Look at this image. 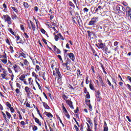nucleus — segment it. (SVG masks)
I'll use <instances>...</instances> for the list:
<instances>
[{
    "instance_id": "obj_1",
    "label": "nucleus",
    "mask_w": 131,
    "mask_h": 131,
    "mask_svg": "<svg viewBox=\"0 0 131 131\" xmlns=\"http://www.w3.org/2000/svg\"><path fill=\"white\" fill-rule=\"evenodd\" d=\"M99 21V17L98 16H94L91 18V20L89 22L88 25L89 26H95Z\"/></svg>"
},
{
    "instance_id": "obj_2",
    "label": "nucleus",
    "mask_w": 131,
    "mask_h": 131,
    "mask_svg": "<svg viewBox=\"0 0 131 131\" xmlns=\"http://www.w3.org/2000/svg\"><path fill=\"white\" fill-rule=\"evenodd\" d=\"M3 18L5 20V22H7L8 27H10L9 25H11L12 24V18H11V17L10 16H9V15L6 14L5 15H3Z\"/></svg>"
},
{
    "instance_id": "obj_3",
    "label": "nucleus",
    "mask_w": 131,
    "mask_h": 131,
    "mask_svg": "<svg viewBox=\"0 0 131 131\" xmlns=\"http://www.w3.org/2000/svg\"><path fill=\"white\" fill-rule=\"evenodd\" d=\"M53 74L54 76H56V77H57V75H58L59 78H61V77H62V75H61V73L60 72V70H59V68H56L55 71H53Z\"/></svg>"
},
{
    "instance_id": "obj_4",
    "label": "nucleus",
    "mask_w": 131,
    "mask_h": 131,
    "mask_svg": "<svg viewBox=\"0 0 131 131\" xmlns=\"http://www.w3.org/2000/svg\"><path fill=\"white\" fill-rule=\"evenodd\" d=\"M28 26L29 29H31L32 28L34 32V31H35V25L34 24V23H33V22H32V21H30V23L28 24Z\"/></svg>"
},
{
    "instance_id": "obj_5",
    "label": "nucleus",
    "mask_w": 131,
    "mask_h": 131,
    "mask_svg": "<svg viewBox=\"0 0 131 131\" xmlns=\"http://www.w3.org/2000/svg\"><path fill=\"white\" fill-rule=\"evenodd\" d=\"M13 68L15 73H18V72H20V70H21L20 67H19L18 65L16 64L13 65Z\"/></svg>"
},
{
    "instance_id": "obj_6",
    "label": "nucleus",
    "mask_w": 131,
    "mask_h": 131,
    "mask_svg": "<svg viewBox=\"0 0 131 131\" xmlns=\"http://www.w3.org/2000/svg\"><path fill=\"white\" fill-rule=\"evenodd\" d=\"M7 75H8V74L7 73V71H4L3 72V74H1V76L3 79H6V80H8L9 79V78L7 77Z\"/></svg>"
},
{
    "instance_id": "obj_7",
    "label": "nucleus",
    "mask_w": 131,
    "mask_h": 131,
    "mask_svg": "<svg viewBox=\"0 0 131 131\" xmlns=\"http://www.w3.org/2000/svg\"><path fill=\"white\" fill-rule=\"evenodd\" d=\"M67 104L68 105H69L70 108H71V109H72L73 110L74 109V107H73V104H72V101L69 100H67L66 101Z\"/></svg>"
},
{
    "instance_id": "obj_8",
    "label": "nucleus",
    "mask_w": 131,
    "mask_h": 131,
    "mask_svg": "<svg viewBox=\"0 0 131 131\" xmlns=\"http://www.w3.org/2000/svg\"><path fill=\"white\" fill-rule=\"evenodd\" d=\"M25 91L28 96H29L30 95L32 94L31 92L30 91V89L28 86H26L25 88Z\"/></svg>"
},
{
    "instance_id": "obj_9",
    "label": "nucleus",
    "mask_w": 131,
    "mask_h": 131,
    "mask_svg": "<svg viewBox=\"0 0 131 131\" xmlns=\"http://www.w3.org/2000/svg\"><path fill=\"white\" fill-rule=\"evenodd\" d=\"M15 38L16 39V42L17 45H19V43H22V40H20V36L19 35H15Z\"/></svg>"
},
{
    "instance_id": "obj_10",
    "label": "nucleus",
    "mask_w": 131,
    "mask_h": 131,
    "mask_svg": "<svg viewBox=\"0 0 131 131\" xmlns=\"http://www.w3.org/2000/svg\"><path fill=\"white\" fill-rule=\"evenodd\" d=\"M34 119L36 123H37L39 126H41V122L39 120V119L36 117H34Z\"/></svg>"
},
{
    "instance_id": "obj_11",
    "label": "nucleus",
    "mask_w": 131,
    "mask_h": 131,
    "mask_svg": "<svg viewBox=\"0 0 131 131\" xmlns=\"http://www.w3.org/2000/svg\"><path fill=\"white\" fill-rule=\"evenodd\" d=\"M44 115H46L47 117H49V118H53V115L51 113H48L47 112H45L43 113Z\"/></svg>"
},
{
    "instance_id": "obj_12",
    "label": "nucleus",
    "mask_w": 131,
    "mask_h": 131,
    "mask_svg": "<svg viewBox=\"0 0 131 131\" xmlns=\"http://www.w3.org/2000/svg\"><path fill=\"white\" fill-rule=\"evenodd\" d=\"M68 56H69V58L72 59V60L74 61V60H75V58H74V54H73V53H70L68 54Z\"/></svg>"
},
{
    "instance_id": "obj_13",
    "label": "nucleus",
    "mask_w": 131,
    "mask_h": 131,
    "mask_svg": "<svg viewBox=\"0 0 131 131\" xmlns=\"http://www.w3.org/2000/svg\"><path fill=\"white\" fill-rule=\"evenodd\" d=\"M96 47H97L99 49H103L104 48V44L103 43H100L96 45Z\"/></svg>"
},
{
    "instance_id": "obj_14",
    "label": "nucleus",
    "mask_w": 131,
    "mask_h": 131,
    "mask_svg": "<svg viewBox=\"0 0 131 131\" xmlns=\"http://www.w3.org/2000/svg\"><path fill=\"white\" fill-rule=\"evenodd\" d=\"M28 81L30 85H33V79H32V78H29Z\"/></svg>"
},
{
    "instance_id": "obj_15",
    "label": "nucleus",
    "mask_w": 131,
    "mask_h": 131,
    "mask_svg": "<svg viewBox=\"0 0 131 131\" xmlns=\"http://www.w3.org/2000/svg\"><path fill=\"white\" fill-rule=\"evenodd\" d=\"M89 86L90 89H91L92 91H95V87L94 86V84H93L91 81H90Z\"/></svg>"
},
{
    "instance_id": "obj_16",
    "label": "nucleus",
    "mask_w": 131,
    "mask_h": 131,
    "mask_svg": "<svg viewBox=\"0 0 131 131\" xmlns=\"http://www.w3.org/2000/svg\"><path fill=\"white\" fill-rule=\"evenodd\" d=\"M42 104L45 109H48V110L50 109V106H49V105H48V104H47V103L45 102H42Z\"/></svg>"
},
{
    "instance_id": "obj_17",
    "label": "nucleus",
    "mask_w": 131,
    "mask_h": 131,
    "mask_svg": "<svg viewBox=\"0 0 131 131\" xmlns=\"http://www.w3.org/2000/svg\"><path fill=\"white\" fill-rule=\"evenodd\" d=\"M62 106L63 111L64 114H66V113H68V111H67V110H66V107H65V106H64V103H62Z\"/></svg>"
},
{
    "instance_id": "obj_18",
    "label": "nucleus",
    "mask_w": 131,
    "mask_h": 131,
    "mask_svg": "<svg viewBox=\"0 0 131 131\" xmlns=\"http://www.w3.org/2000/svg\"><path fill=\"white\" fill-rule=\"evenodd\" d=\"M0 60L4 64H7V63H8V60H7V58H2V59H1Z\"/></svg>"
},
{
    "instance_id": "obj_19",
    "label": "nucleus",
    "mask_w": 131,
    "mask_h": 131,
    "mask_svg": "<svg viewBox=\"0 0 131 131\" xmlns=\"http://www.w3.org/2000/svg\"><path fill=\"white\" fill-rule=\"evenodd\" d=\"M127 11L128 12V13H127L128 16H129L130 18L131 19V9H130V8H127Z\"/></svg>"
},
{
    "instance_id": "obj_20",
    "label": "nucleus",
    "mask_w": 131,
    "mask_h": 131,
    "mask_svg": "<svg viewBox=\"0 0 131 131\" xmlns=\"http://www.w3.org/2000/svg\"><path fill=\"white\" fill-rule=\"evenodd\" d=\"M11 18L12 20H16V19H18V16H17V15L14 14L11 16Z\"/></svg>"
},
{
    "instance_id": "obj_21",
    "label": "nucleus",
    "mask_w": 131,
    "mask_h": 131,
    "mask_svg": "<svg viewBox=\"0 0 131 131\" xmlns=\"http://www.w3.org/2000/svg\"><path fill=\"white\" fill-rule=\"evenodd\" d=\"M4 55H2L0 57V59H7V54H6V52H4Z\"/></svg>"
},
{
    "instance_id": "obj_22",
    "label": "nucleus",
    "mask_w": 131,
    "mask_h": 131,
    "mask_svg": "<svg viewBox=\"0 0 131 131\" xmlns=\"http://www.w3.org/2000/svg\"><path fill=\"white\" fill-rule=\"evenodd\" d=\"M11 9H12V10L15 12L16 13V14H18V9H17V8L15 7H11Z\"/></svg>"
},
{
    "instance_id": "obj_23",
    "label": "nucleus",
    "mask_w": 131,
    "mask_h": 131,
    "mask_svg": "<svg viewBox=\"0 0 131 131\" xmlns=\"http://www.w3.org/2000/svg\"><path fill=\"white\" fill-rule=\"evenodd\" d=\"M127 8H130V7H126V8L125 9L124 7H123V6H122V8L123 12H126L127 14H128V11H127Z\"/></svg>"
},
{
    "instance_id": "obj_24",
    "label": "nucleus",
    "mask_w": 131,
    "mask_h": 131,
    "mask_svg": "<svg viewBox=\"0 0 131 131\" xmlns=\"http://www.w3.org/2000/svg\"><path fill=\"white\" fill-rule=\"evenodd\" d=\"M6 115L8 118V119H11V118L12 117V115H11V114H10L9 112H6Z\"/></svg>"
},
{
    "instance_id": "obj_25",
    "label": "nucleus",
    "mask_w": 131,
    "mask_h": 131,
    "mask_svg": "<svg viewBox=\"0 0 131 131\" xmlns=\"http://www.w3.org/2000/svg\"><path fill=\"white\" fill-rule=\"evenodd\" d=\"M23 5L26 9H28V8L29 7V5H28V3L26 2H24Z\"/></svg>"
},
{
    "instance_id": "obj_26",
    "label": "nucleus",
    "mask_w": 131,
    "mask_h": 131,
    "mask_svg": "<svg viewBox=\"0 0 131 131\" xmlns=\"http://www.w3.org/2000/svg\"><path fill=\"white\" fill-rule=\"evenodd\" d=\"M101 95V93H100V91H97L96 94V98L100 99V95Z\"/></svg>"
},
{
    "instance_id": "obj_27",
    "label": "nucleus",
    "mask_w": 131,
    "mask_h": 131,
    "mask_svg": "<svg viewBox=\"0 0 131 131\" xmlns=\"http://www.w3.org/2000/svg\"><path fill=\"white\" fill-rule=\"evenodd\" d=\"M19 78L20 80H21V81H23L24 80V79L25 78V75H21Z\"/></svg>"
},
{
    "instance_id": "obj_28",
    "label": "nucleus",
    "mask_w": 131,
    "mask_h": 131,
    "mask_svg": "<svg viewBox=\"0 0 131 131\" xmlns=\"http://www.w3.org/2000/svg\"><path fill=\"white\" fill-rule=\"evenodd\" d=\"M24 61V65H25L26 66H28V65H29V62H28V61L27 60V59H25Z\"/></svg>"
},
{
    "instance_id": "obj_29",
    "label": "nucleus",
    "mask_w": 131,
    "mask_h": 131,
    "mask_svg": "<svg viewBox=\"0 0 131 131\" xmlns=\"http://www.w3.org/2000/svg\"><path fill=\"white\" fill-rule=\"evenodd\" d=\"M101 9H102V7L99 6L97 8H95L94 10H95V12H98L99 11V10H100V11H101Z\"/></svg>"
},
{
    "instance_id": "obj_30",
    "label": "nucleus",
    "mask_w": 131,
    "mask_h": 131,
    "mask_svg": "<svg viewBox=\"0 0 131 131\" xmlns=\"http://www.w3.org/2000/svg\"><path fill=\"white\" fill-rule=\"evenodd\" d=\"M32 62H33V65H35L36 64H38V61H37V60L35 59H32Z\"/></svg>"
},
{
    "instance_id": "obj_31",
    "label": "nucleus",
    "mask_w": 131,
    "mask_h": 131,
    "mask_svg": "<svg viewBox=\"0 0 131 131\" xmlns=\"http://www.w3.org/2000/svg\"><path fill=\"white\" fill-rule=\"evenodd\" d=\"M77 75L78 77H79L80 75L81 76L82 75L80 74V70H77Z\"/></svg>"
},
{
    "instance_id": "obj_32",
    "label": "nucleus",
    "mask_w": 131,
    "mask_h": 131,
    "mask_svg": "<svg viewBox=\"0 0 131 131\" xmlns=\"http://www.w3.org/2000/svg\"><path fill=\"white\" fill-rule=\"evenodd\" d=\"M58 36H59V38H60L62 40H64V38H63V36L61 34V33H58Z\"/></svg>"
},
{
    "instance_id": "obj_33",
    "label": "nucleus",
    "mask_w": 131,
    "mask_h": 131,
    "mask_svg": "<svg viewBox=\"0 0 131 131\" xmlns=\"http://www.w3.org/2000/svg\"><path fill=\"white\" fill-rule=\"evenodd\" d=\"M6 106H7V107H8V108H9L12 107V105L9 102H6Z\"/></svg>"
},
{
    "instance_id": "obj_34",
    "label": "nucleus",
    "mask_w": 131,
    "mask_h": 131,
    "mask_svg": "<svg viewBox=\"0 0 131 131\" xmlns=\"http://www.w3.org/2000/svg\"><path fill=\"white\" fill-rule=\"evenodd\" d=\"M69 5L70 6V7H72V8H74L75 7L74 4H73V3L70 1L69 2Z\"/></svg>"
},
{
    "instance_id": "obj_35",
    "label": "nucleus",
    "mask_w": 131,
    "mask_h": 131,
    "mask_svg": "<svg viewBox=\"0 0 131 131\" xmlns=\"http://www.w3.org/2000/svg\"><path fill=\"white\" fill-rule=\"evenodd\" d=\"M85 103H86V104L88 105H91V100H89V99L86 100H85Z\"/></svg>"
},
{
    "instance_id": "obj_36",
    "label": "nucleus",
    "mask_w": 131,
    "mask_h": 131,
    "mask_svg": "<svg viewBox=\"0 0 131 131\" xmlns=\"http://www.w3.org/2000/svg\"><path fill=\"white\" fill-rule=\"evenodd\" d=\"M37 129H38V128H37V126L34 125V126L33 127L32 130L33 131H36L37 130Z\"/></svg>"
},
{
    "instance_id": "obj_37",
    "label": "nucleus",
    "mask_w": 131,
    "mask_h": 131,
    "mask_svg": "<svg viewBox=\"0 0 131 131\" xmlns=\"http://www.w3.org/2000/svg\"><path fill=\"white\" fill-rule=\"evenodd\" d=\"M62 98H63V100H64L65 101H67V99H68V97L67 96H66V95H62Z\"/></svg>"
},
{
    "instance_id": "obj_38",
    "label": "nucleus",
    "mask_w": 131,
    "mask_h": 131,
    "mask_svg": "<svg viewBox=\"0 0 131 131\" xmlns=\"http://www.w3.org/2000/svg\"><path fill=\"white\" fill-rule=\"evenodd\" d=\"M89 76L85 77V83L86 84H89Z\"/></svg>"
},
{
    "instance_id": "obj_39",
    "label": "nucleus",
    "mask_w": 131,
    "mask_h": 131,
    "mask_svg": "<svg viewBox=\"0 0 131 131\" xmlns=\"http://www.w3.org/2000/svg\"><path fill=\"white\" fill-rule=\"evenodd\" d=\"M40 69L39 68V66L36 65V69H35V71H36V72H37V71H38Z\"/></svg>"
},
{
    "instance_id": "obj_40",
    "label": "nucleus",
    "mask_w": 131,
    "mask_h": 131,
    "mask_svg": "<svg viewBox=\"0 0 131 131\" xmlns=\"http://www.w3.org/2000/svg\"><path fill=\"white\" fill-rule=\"evenodd\" d=\"M9 49H10V52L11 53H14V50L13 49V47L10 46Z\"/></svg>"
},
{
    "instance_id": "obj_41",
    "label": "nucleus",
    "mask_w": 131,
    "mask_h": 131,
    "mask_svg": "<svg viewBox=\"0 0 131 131\" xmlns=\"http://www.w3.org/2000/svg\"><path fill=\"white\" fill-rule=\"evenodd\" d=\"M2 115H3L4 119L7 120V117L6 116V114H5V113H4V112H2Z\"/></svg>"
},
{
    "instance_id": "obj_42",
    "label": "nucleus",
    "mask_w": 131,
    "mask_h": 131,
    "mask_svg": "<svg viewBox=\"0 0 131 131\" xmlns=\"http://www.w3.org/2000/svg\"><path fill=\"white\" fill-rule=\"evenodd\" d=\"M9 109H10V111L12 113H14L15 112V110H14L13 107H10Z\"/></svg>"
},
{
    "instance_id": "obj_43",
    "label": "nucleus",
    "mask_w": 131,
    "mask_h": 131,
    "mask_svg": "<svg viewBox=\"0 0 131 131\" xmlns=\"http://www.w3.org/2000/svg\"><path fill=\"white\" fill-rule=\"evenodd\" d=\"M45 74H46V73L43 72L41 75V76H42V78L44 79V80H46L47 79L45 77Z\"/></svg>"
},
{
    "instance_id": "obj_44",
    "label": "nucleus",
    "mask_w": 131,
    "mask_h": 131,
    "mask_svg": "<svg viewBox=\"0 0 131 131\" xmlns=\"http://www.w3.org/2000/svg\"><path fill=\"white\" fill-rule=\"evenodd\" d=\"M65 115L66 117H67L68 119H70V115H69V114H68V113L65 114Z\"/></svg>"
},
{
    "instance_id": "obj_45",
    "label": "nucleus",
    "mask_w": 131,
    "mask_h": 131,
    "mask_svg": "<svg viewBox=\"0 0 131 131\" xmlns=\"http://www.w3.org/2000/svg\"><path fill=\"white\" fill-rule=\"evenodd\" d=\"M54 39H55V40H56V41H58V40L59 39V36L55 35Z\"/></svg>"
},
{
    "instance_id": "obj_46",
    "label": "nucleus",
    "mask_w": 131,
    "mask_h": 131,
    "mask_svg": "<svg viewBox=\"0 0 131 131\" xmlns=\"http://www.w3.org/2000/svg\"><path fill=\"white\" fill-rule=\"evenodd\" d=\"M122 5H123V6H124L125 7H126L128 5V4H127V3L125 2H123L122 3Z\"/></svg>"
},
{
    "instance_id": "obj_47",
    "label": "nucleus",
    "mask_w": 131,
    "mask_h": 131,
    "mask_svg": "<svg viewBox=\"0 0 131 131\" xmlns=\"http://www.w3.org/2000/svg\"><path fill=\"white\" fill-rule=\"evenodd\" d=\"M41 32H42L43 34H46L47 33V32L43 29H41Z\"/></svg>"
},
{
    "instance_id": "obj_48",
    "label": "nucleus",
    "mask_w": 131,
    "mask_h": 131,
    "mask_svg": "<svg viewBox=\"0 0 131 131\" xmlns=\"http://www.w3.org/2000/svg\"><path fill=\"white\" fill-rule=\"evenodd\" d=\"M86 98L87 99H90L91 96L90 95V93L89 92L87 93V94L86 95Z\"/></svg>"
},
{
    "instance_id": "obj_49",
    "label": "nucleus",
    "mask_w": 131,
    "mask_h": 131,
    "mask_svg": "<svg viewBox=\"0 0 131 131\" xmlns=\"http://www.w3.org/2000/svg\"><path fill=\"white\" fill-rule=\"evenodd\" d=\"M101 85L102 86H103V88H104L106 86V85H105V83H104V82H103V80H101Z\"/></svg>"
},
{
    "instance_id": "obj_50",
    "label": "nucleus",
    "mask_w": 131,
    "mask_h": 131,
    "mask_svg": "<svg viewBox=\"0 0 131 131\" xmlns=\"http://www.w3.org/2000/svg\"><path fill=\"white\" fill-rule=\"evenodd\" d=\"M8 70L9 73H10V74L13 73V71H12V69H11V68H8Z\"/></svg>"
},
{
    "instance_id": "obj_51",
    "label": "nucleus",
    "mask_w": 131,
    "mask_h": 131,
    "mask_svg": "<svg viewBox=\"0 0 131 131\" xmlns=\"http://www.w3.org/2000/svg\"><path fill=\"white\" fill-rule=\"evenodd\" d=\"M75 122H76L77 125H78V127H80V126H79V124L78 123V122L76 120V119L74 118Z\"/></svg>"
},
{
    "instance_id": "obj_52",
    "label": "nucleus",
    "mask_w": 131,
    "mask_h": 131,
    "mask_svg": "<svg viewBox=\"0 0 131 131\" xmlns=\"http://www.w3.org/2000/svg\"><path fill=\"white\" fill-rule=\"evenodd\" d=\"M24 36L25 38H29V36L26 33H24Z\"/></svg>"
},
{
    "instance_id": "obj_53",
    "label": "nucleus",
    "mask_w": 131,
    "mask_h": 131,
    "mask_svg": "<svg viewBox=\"0 0 131 131\" xmlns=\"http://www.w3.org/2000/svg\"><path fill=\"white\" fill-rule=\"evenodd\" d=\"M16 88H18V89H21V84L19 83H16Z\"/></svg>"
},
{
    "instance_id": "obj_54",
    "label": "nucleus",
    "mask_w": 131,
    "mask_h": 131,
    "mask_svg": "<svg viewBox=\"0 0 131 131\" xmlns=\"http://www.w3.org/2000/svg\"><path fill=\"white\" fill-rule=\"evenodd\" d=\"M127 86L128 90H129L130 92H131V85H129V84H127Z\"/></svg>"
},
{
    "instance_id": "obj_55",
    "label": "nucleus",
    "mask_w": 131,
    "mask_h": 131,
    "mask_svg": "<svg viewBox=\"0 0 131 131\" xmlns=\"http://www.w3.org/2000/svg\"><path fill=\"white\" fill-rule=\"evenodd\" d=\"M107 83L108 85H110V86H111L112 85V84H111V82H110V81L109 80V79H107Z\"/></svg>"
},
{
    "instance_id": "obj_56",
    "label": "nucleus",
    "mask_w": 131,
    "mask_h": 131,
    "mask_svg": "<svg viewBox=\"0 0 131 131\" xmlns=\"http://www.w3.org/2000/svg\"><path fill=\"white\" fill-rule=\"evenodd\" d=\"M74 127L76 131H79V129L78 128V127L76 125H74Z\"/></svg>"
},
{
    "instance_id": "obj_57",
    "label": "nucleus",
    "mask_w": 131,
    "mask_h": 131,
    "mask_svg": "<svg viewBox=\"0 0 131 131\" xmlns=\"http://www.w3.org/2000/svg\"><path fill=\"white\" fill-rule=\"evenodd\" d=\"M118 42H117V41H115L114 42V46H115V47H117V46H118Z\"/></svg>"
},
{
    "instance_id": "obj_58",
    "label": "nucleus",
    "mask_w": 131,
    "mask_h": 131,
    "mask_svg": "<svg viewBox=\"0 0 131 131\" xmlns=\"http://www.w3.org/2000/svg\"><path fill=\"white\" fill-rule=\"evenodd\" d=\"M94 125L95 126V128H97V121H96V120H94Z\"/></svg>"
},
{
    "instance_id": "obj_59",
    "label": "nucleus",
    "mask_w": 131,
    "mask_h": 131,
    "mask_svg": "<svg viewBox=\"0 0 131 131\" xmlns=\"http://www.w3.org/2000/svg\"><path fill=\"white\" fill-rule=\"evenodd\" d=\"M20 55L22 57H24V58H26V55H25V54H24V53H21Z\"/></svg>"
},
{
    "instance_id": "obj_60",
    "label": "nucleus",
    "mask_w": 131,
    "mask_h": 131,
    "mask_svg": "<svg viewBox=\"0 0 131 131\" xmlns=\"http://www.w3.org/2000/svg\"><path fill=\"white\" fill-rule=\"evenodd\" d=\"M32 74V76H34V77H36V74L35 73V72H33Z\"/></svg>"
},
{
    "instance_id": "obj_61",
    "label": "nucleus",
    "mask_w": 131,
    "mask_h": 131,
    "mask_svg": "<svg viewBox=\"0 0 131 131\" xmlns=\"http://www.w3.org/2000/svg\"><path fill=\"white\" fill-rule=\"evenodd\" d=\"M83 11H84V12H89V9H88V8H84L83 9Z\"/></svg>"
},
{
    "instance_id": "obj_62",
    "label": "nucleus",
    "mask_w": 131,
    "mask_h": 131,
    "mask_svg": "<svg viewBox=\"0 0 131 131\" xmlns=\"http://www.w3.org/2000/svg\"><path fill=\"white\" fill-rule=\"evenodd\" d=\"M15 92H16V94H19V93H20V90H19V89H16L15 90Z\"/></svg>"
},
{
    "instance_id": "obj_63",
    "label": "nucleus",
    "mask_w": 131,
    "mask_h": 131,
    "mask_svg": "<svg viewBox=\"0 0 131 131\" xmlns=\"http://www.w3.org/2000/svg\"><path fill=\"white\" fill-rule=\"evenodd\" d=\"M20 28L21 30H24V26L23 25H20Z\"/></svg>"
},
{
    "instance_id": "obj_64",
    "label": "nucleus",
    "mask_w": 131,
    "mask_h": 131,
    "mask_svg": "<svg viewBox=\"0 0 131 131\" xmlns=\"http://www.w3.org/2000/svg\"><path fill=\"white\" fill-rule=\"evenodd\" d=\"M103 131H108V127H104Z\"/></svg>"
}]
</instances>
